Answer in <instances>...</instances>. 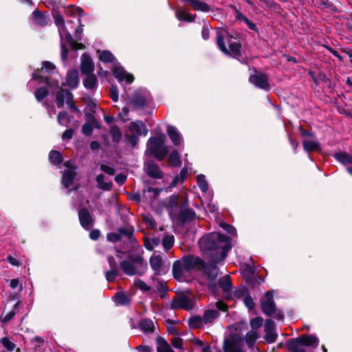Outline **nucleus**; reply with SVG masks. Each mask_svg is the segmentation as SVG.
<instances>
[{
    "mask_svg": "<svg viewBox=\"0 0 352 352\" xmlns=\"http://www.w3.org/2000/svg\"><path fill=\"white\" fill-rule=\"evenodd\" d=\"M124 136L127 143L131 144L133 147H135L138 145L139 142V138L137 135L133 133H126Z\"/></svg>",
    "mask_w": 352,
    "mask_h": 352,
    "instance_id": "nucleus-57",
    "label": "nucleus"
},
{
    "mask_svg": "<svg viewBox=\"0 0 352 352\" xmlns=\"http://www.w3.org/2000/svg\"><path fill=\"white\" fill-rule=\"evenodd\" d=\"M56 72L55 65L50 61H43L41 69L35 70L32 74V79L37 80L40 82H45L50 87H58V80H51L47 74H53Z\"/></svg>",
    "mask_w": 352,
    "mask_h": 352,
    "instance_id": "nucleus-3",
    "label": "nucleus"
},
{
    "mask_svg": "<svg viewBox=\"0 0 352 352\" xmlns=\"http://www.w3.org/2000/svg\"><path fill=\"white\" fill-rule=\"evenodd\" d=\"M48 94V89L45 87H39L34 92L36 99L38 102H41L43 99L47 97Z\"/></svg>",
    "mask_w": 352,
    "mask_h": 352,
    "instance_id": "nucleus-54",
    "label": "nucleus"
},
{
    "mask_svg": "<svg viewBox=\"0 0 352 352\" xmlns=\"http://www.w3.org/2000/svg\"><path fill=\"white\" fill-rule=\"evenodd\" d=\"M230 55L233 54L234 57L239 56L241 54V45L238 42L230 43L229 44Z\"/></svg>",
    "mask_w": 352,
    "mask_h": 352,
    "instance_id": "nucleus-46",
    "label": "nucleus"
},
{
    "mask_svg": "<svg viewBox=\"0 0 352 352\" xmlns=\"http://www.w3.org/2000/svg\"><path fill=\"white\" fill-rule=\"evenodd\" d=\"M0 343L3 345L4 349L9 352L13 351L16 348V344L8 337L1 338L0 339Z\"/></svg>",
    "mask_w": 352,
    "mask_h": 352,
    "instance_id": "nucleus-48",
    "label": "nucleus"
},
{
    "mask_svg": "<svg viewBox=\"0 0 352 352\" xmlns=\"http://www.w3.org/2000/svg\"><path fill=\"white\" fill-rule=\"evenodd\" d=\"M303 148L307 152L318 151L320 148V144L316 141L305 140L302 142Z\"/></svg>",
    "mask_w": 352,
    "mask_h": 352,
    "instance_id": "nucleus-41",
    "label": "nucleus"
},
{
    "mask_svg": "<svg viewBox=\"0 0 352 352\" xmlns=\"http://www.w3.org/2000/svg\"><path fill=\"white\" fill-rule=\"evenodd\" d=\"M156 288L157 292L160 294L161 298H164L166 296L168 287L165 281L157 279Z\"/></svg>",
    "mask_w": 352,
    "mask_h": 352,
    "instance_id": "nucleus-53",
    "label": "nucleus"
},
{
    "mask_svg": "<svg viewBox=\"0 0 352 352\" xmlns=\"http://www.w3.org/2000/svg\"><path fill=\"white\" fill-rule=\"evenodd\" d=\"M119 275V270H109L105 273V278L108 282H113Z\"/></svg>",
    "mask_w": 352,
    "mask_h": 352,
    "instance_id": "nucleus-59",
    "label": "nucleus"
},
{
    "mask_svg": "<svg viewBox=\"0 0 352 352\" xmlns=\"http://www.w3.org/2000/svg\"><path fill=\"white\" fill-rule=\"evenodd\" d=\"M224 35L221 30L217 32V45L219 50L226 55H230L229 50L226 47V43L224 41Z\"/></svg>",
    "mask_w": 352,
    "mask_h": 352,
    "instance_id": "nucleus-35",
    "label": "nucleus"
},
{
    "mask_svg": "<svg viewBox=\"0 0 352 352\" xmlns=\"http://www.w3.org/2000/svg\"><path fill=\"white\" fill-rule=\"evenodd\" d=\"M175 16L179 21L186 22H193L195 20L196 15H192L184 10H177L175 12Z\"/></svg>",
    "mask_w": 352,
    "mask_h": 352,
    "instance_id": "nucleus-37",
    "label": "nucleus"
},
{
    "mask_svg": "<svg viewBox=\"0 0 352 352\" xmlns=\"http://www.w3.org/2000/svg\"><path fill=\"white\" fill-rule=\"evenodd\" d=\"M129 130L131 133H136L138 135L143 136H146L148 131L145 124L142 121L131 122Z\"/></svg>",
    "mask_w": 352,
    "mask_h": 352,
    "instance_id": "nucleus-25",
    "label": "nucleus"
},
{
    "mask_svg": "<svg viewBox=\"0 0 352 352\" xmlns=\"http://www.w3.org/2000/svg\"><path fill=\"white\" fill-rule=\"evenodd\" d=\"M168 163L175 167H177L181 165V160L179 156V153L176 150L173 151L170 154L168 157Z\"/></svg>",
    "mask_w": 352,
    "mask_h": 352,
    "instance_id": "nucleus-50",
    "label": "nucleus"
},
{
    "mask_svg": "<svg viewBox=\"0 0 352 352\" xmlns=\"http://www.w3.org/2000/svg\"><path fill=\"white\" fill-rule=\"evenodd\" d=\"M261 307L264 314L268 316H272L276 320H283V313L277 309L274 300L273 294L267 292L260 300Z\"/></svg>",
    "mask_w": 352,
    "mask_h": 352,
    "instance_id": "nucleus-4",
    "label": "nucleus"
},
{
    "mask_svg": "<svg viewBox=\"0 0 352 352\" xmlns=\"http://www.w3.org/2000/svg\"><path fill=\"white\" fill-rule=\"evenodd\" d=\"M249 69L252 71V73L249 77V82L251 84L259 89L266 91L270 89V85L268 82V76L266 74L258 72L254 67H249Z\"/></svg>",
    "mask_w": 352,
    "mask_h": 352,
    "instance_id": "nucleus-8",
    "label": "nucleus"
},
{
    "mask_svg": "<svg viewBox=\"0 0 352 352\" xmlns=\"http://www.w3.org/2000/svg\"><path fill=\"white\" fill-rule=\"evenodd\" d=\"M188 272L181 259L177 260L173 265V274L175 279L182 280L185 274Z\"/></svg>",
    "mask_w": 352,
    "mask_h": 352,
    "instance_id": "nucleus-21",
    "label": "nucleus"
},
{
    "mask_svg": "<svg viewBox=\"0 0 352 352\" xmlns=\"http://www.w3.org/2000/svg\"><path fill=\"white\" fill-rule=\"evenodd\" d=\"M99 54V59L100 61L103 63H113L115 60V57L113 54L108 50L100 51L98 50L97 52Z\"/></svg>",
    "mask_w": 352,
    "mask_h": 352,
    "instance_id": "nucleus-40",
    "label": "nucleus"
},
{
    "mask_svg": "<svg viewBox=\"0 0 352 352\" xmlns=\"http://www.w3.org/2000/svg\"><path fill=\"white\" fill-rule=\"evenodd\" d=\"M211 26L210 25L204 21H203V27H202V30H201V36L203 38L204 40H208L210 37V31L211 30Z\"/></svg>",
    "mask_w": 352,
    "mask_h": 352,
    "instance_id": "nucleus-58",
    "label": "nucleus"
},
{
    "mask_svg": "<svg viewBox=\"0 0 352 352\" xmlns=\"http://www.w3.org/2000/svg\"><path fill=\"white\" fill-rule=\"evenodd\" d=\"M118 232L120 234L121 239L124 237L128 241L129 248L126 249V251L130 248H134L137 245V241L133 237V230L131 227L120 228L118 230Z\"/></svg>",
    "mask_w": 352,
    "mask_h": 352,
    "instance_id": "nucleus-14",
    "label": "nucleus"
},
{
    "mask_svg": "<svg viewBox=\"0 0 352 352\" xmlns=\"http://www.w3.org/2000/svg\"><path fill=\"white\" fill-rule=\"evenodd\" d=\"M334 158L344 165L352 164V156L346 152H338L333 155Z\"/></svg>",
    "mask_w": 352,
    "mask_h": 352,
    "instance_id": "nucleus-36",
    "label": "nucleus"
},
{
    "mask_svg": "<svg viewBox=\"0 0 352 352\" xmlns=\"http://www.w3.org/2000/svg\"><path fill=\"white\" fill-rule=\"evenodd\" d=\"M73 98V95L69 90L60 89L56 93L55 102L58 108H62L65 104L71 103Z\"/></svg>",
    "mask_w": 352,
    "mask_h": 352,
    "instance_id": "nucleus-11",
    "label": "nucleus"
},
{
    "mask_svg": "<svg viewBox=\"0 0 352 352\" xmlns=\"http://www.w3.org/2000/svg\"><path fill=\"white\" fill-rule=\"evenodd\" d=\"M167 134L174 145H179L182 142V138L176 127L168 125L167 126Z\"/></svg>",
    "mask_w": 352,
    "mask_h": 352,
    "instance_id": "nucleus-29",
    "label": "nucleus"
},
{
    "mask_svg": "<svg viewBox=\"0 0 352 352\" xmlns=\"http://www.w3.org/2000/svg\"><path fill=\"white\" fill-rule=\"evenodd\" d=\"M165 136L151 137L146 144L147 149L159 161L163 160L168 153V148L164 146Z\"/></svg>",
    "mask_w": 352,
    "mask_h": 352,
    "instance_id": "nucleus-6",
    "label": "nucleus"
},
{
    "mask_svg": "<svg viewBox=\"0 0 352 352\" xmlns=\"http://www.w3.org/2000/svg\"><path fill=\"white\" fill-rule=\"evenodd\" d=\"M178 205L177 195H171L169 197L166 207L168 210L169 216L171 219H174L176 216Z\"/></svg>",
    "mask_w": 352,
    "mask_h": 352,
    "instance_id": "nucleus-27",
    "label": "nucleus"
},
{
    "mask_svg": "<svg viewBox=\"0 0 352 352\" xmlns=\"http://www.w3.org/2000/svg\"><path fill=\"white\" fill-rule=\"evenodd\" d=\"M149 262L155 274L160 275L166 273V270L163 268V260L160 255L151 256Z\"/></svg>",
    "mask_w": 352,
    "mask_h": 352,
    "instance_id": "nucleus-20",
    "label": "nucleus"
},
{
    "mask_svg": "<svg viewBox=\"0 0 352 352\" xmlns=\"http://www.w3.org/2000/svg\"><path fill=\"white\" fill-rule=\"evenodd\" d=\"M110 135L113 142H119L122 138V133L117 125H113L110 129Z\"/></svg>",
    "mask_w": 352,
    "mask_h": 352,
    "instance_id": "nucleus-43",
    "label": "nucleus"
},
{
    "mask_svg": "<svg viewBox=\"0 0 352 352\" xmlns=\"http://www.w3.org/2000/svg\"><path fill=\"white\" fill-rule=\"evenodd\" d=\"M228 310V305L222 300H217L214 303L208 305L204 310L203 317L206 325H212L219 317L220 312H226Z\"/></svg>",
    "mask_w": 352,
    "mask_h": 352,
    "instance_id": "nucleus-5",
    "label": "nucleus"
},
{
    "mask_svg": "<svg viewBox=\"0 0 352 352\" xmlns=\"http://www.w3.org/2000/svg\"><path fill=\"white\" fill-rule=\"evenodd\" d=\"M221 261H214V258H211L207 264L204 263V265L201 267L204 270V274L208 276L210 285H212L217 279L219 274V269L217 267V263Z\"/></svg>",
    "mask_w": 352,
    "mask_h": 352,
    "instance_id": "nucleus-10",
    "label": "nucleus"
},
{
    "mask_svg": "<svg viewBox=\"0 0 352 352\" xmlns=\"http://www.w3.org/2000/svg\"><path fill=\"white\" fill-rule=\"evenodd\" d=\"M157 352H175L166 340L160 336L156 338Z\"/></svg>",
    "mask_w": 352,
    "mask_h": 352,
    "instance_id": "nucleus-34",
    "label": "nucleus"
},
{
    "mask_svg": "<svg viewBox=\"0 0 352 352\" xmlns=\"http://www.w3.org/2000/svg\"><path fill=\"white\" fill-rule=\"evenodd\" d=\"M174 243L175 238L173 235L166 234L163 237L162 245L166 252L173 246Z\"/></svg>",
    "mask_w": 352,
    "mask_h": 352,
    "instance_id": "nucleus-44",
    "label": "nucleus"
},
{
    "mask_svg": "<svg viewBox=\"0 0 352 352\" xmlns=\"http://www.w3.org/2000/svg\"><path fill=\"white\" fill-rule=\"evenodd\" d=\"M113 74L119 81L125 80L128 84L131 83L134 80L133 76L126 73L121 67H115L113 70Z\"/></svg>",
    "mask_w": 352,
    "mask_h": 352,
    "instance_id": "nucleus-22",
    "label": "nucleus"
},
{
    "mask_svg": "<svg viewBox=\"0 0 352 352\" xmlns=\"http://www.w3.org/2000/svg\"><path fill=\"white\" fill-rule=\"evenodd\" d=\"M20 304H21V302L18 301L14 305L12 309L3 316V320H2L3 322H8L14 318V316L16 315V314L19 311V307Z\"/></svg>",
    "mask_w": 352,
    "mask_h": 352,
    "instance_id": "nucleus-52",
    "label": "nucleus"
},
{
    "mask_svg": "<svg viewBox=\"0 0 352 352\" xmlns=\"http://www.w3.org/2000/svg\"><path fill=\"white\" fill-rule=\"evenodd\" d=\"M201 250L214 261H223L231 245L229 238L219 232H210L199 241Z\"/></svg>",
    "mask_w": 352,
    "mask_h": 352,
    "instance_id": "nucleus-1",
    "label": "nucleus"
},
{
    "mask_svg": "<svg viewBox=\"0 0 352 352\" xmlns=\"http://www.w3.org/2000/svg\"><path fill=\"white\" fill-rule=\"evenodd\" d=\"M302 346L316 347L319 344L318 338L314 335H303L296 338Z\"/></svg>",
    "mask_w": 352,
    "mask_h": 352,
    "instance_id": "nucleus-24",
    "label": "nucleus"
},
{
    "mask_svg": "<svg viewBox=\"0 0 352 352\" xmlns=\"http://www.w3.org/2000/svg\"><path fill=\"white\" fill-rule=\"evenodd\" d=\"M32 19L35 24L44 27L47 24V17L43 12L36 10L32 12Z\"/></svg>",
    "mask_w": 352,
    "mask_h": 352,
    "instance_id": "nucleus-32",
    "label": "nucleus"
},
{
    "mask_svg": "<svg viewBox=\"0 0 352 352\" xmlns=\"http://www.w3.org/2000/svg\"><path fill=\"white\" fill-rule=\"evenodd\" d=\"M263 318L261 317H256L251 320L250 326L252 330L258 329L263 324Z\"/></svg>",
    "mask_w": 352,
    "mask_h": 352,
    "instance_id": "nucleus-61",
    "label": "nucleus"
},
{
    "mask_svg": "<svg viewBox=\"0 0 352 352\" xmlns=\"http://www.w3.org/2000/svg\"><path fill=\"white\" fill-rule=\"evenodd\" d=\"M170 342L175 348L179 349H182L183 340L177 336H175L174 338H173Z\"/></svg>",
    "mask_w": 352,
    "mask_h": 352,
    "instance_id": "nucleus-63",
    "label": "nucleus"
},
{
    "mask_svg": "<svg viewBox=\"0 0 352 352\" xmlns=\"http://www.w3.org/2000/svg\"><path fill=\"white\" fill-rule=\"evenodd\" d=\"M115 302L120 305H126L129 304L130 299L129 297L123 292H118L115 297Z\"/></svg>",
    "mask_w": 352,
    "mask_h": 352,
    "instance_id": "nucleus-47",
    "label": "nucleus"
},
{
    "mask_svg": "<svg viewBox=\"0 0 352 352\" xmlns=\"http://www.w3.org/2000/svg\"><path fill=\"white\" fill-rule=\"evenodd\" d=\"M85 78L82 80L83 85L87 89L94 91L98 87V78L94 74H85Z\"/></svg>",
    "mask_w": 352,
    "mask_h": 352,
    "instance_id": "nucleus-30",
    "label": "nucleus"
},
{
    "mask_svg": "<svg viewBox=\"0 0 352 352\" xmlns=\"http://www.w3.org/2000/svg\"><path fill=\"white\" fill-rule=\"evenodd\" d=\"M258 338V334L254 330L248 331L245 336V340L248 346L251 348L254 346Z\"/></svg>",
    "mask_w": 352,
    "mask_h": 352,
    "instance_id": "nucleus-45",
    "label": "nucleus"
},
{
    "mask_svg": "<svg viewBox=\"0 0 352 352\" xmlns=\"http://www.w3.org/2000/svg\"><path fill=\"white\" fill-rule=\"evenodd\" d=\"M110 97L113 102L118 100L119 91L116 85H111L110 88Z\"/></svg>",
    "mask_w": 352,
    "mask_h": 352,
    "instance_id": "nucleus-62",
    "label": "nucleus"
},
{
    "mask_svg": "<svg viewBox=\"0 0 352 352\" xmlns=\"http://www.w3.org/2000/svg\"><path fill=\"white\" fill-rule=\"evenodd\" d=\"M134 285L143 292H148L151 289V287L140 279H135Z\"/></svg>",
    "mask_w": 352,
    "mask_h": 352,
    "instance_id": "nucleus-60",
    "label": "nucleus"
},
{
    "mask_svg": "<svg viewBox=\"0 0 352 352\" xmlns=\"http://www.w3.org/2000/svg\"><path fill=\"white\" fill-rule=\"evenodd\" d=\"M182 1L197 12H208L211 10L210 6L201 0H182Z\"/></svg>",
    "mask_w": 352,
    "mask_h": 352,
    "instance_id": "nucleus-17",
    "label": "nucleus"
},
{
    "mask_svg": "<svg viewBox=\"0 0 352 352\" xmlns=\"http://www.w3.org/2000/svg\"><path fill=\"white\" fill-rule=\"evenodd\" d=\"M181 260L188 272L195 268L201 269L204 265V261L201 258L192 255L184 256Z\"/></svg>",
    "mask_w": 352,
    "mask_h": 352,
    "instance_id": "nucleus-12",
    "label": "nucleus"
},
{
    "mask_svg": "<svg viewBox=\"0 0 352 352\" xmlns=\"http://www.w3.org/2000/svg\"><path fill=\"white\" fill-rule=\"evenodd\" d=\"M265 340L267 343H273L277 338L275 332V323L273 320L267 319L265 322Z\"/></svg>",
    "mask_w": 352,
    "mask_h": 352,
    "instance_id": "nucleus-13",
    "label": "nucleus"
},
{
    "mask_svg": "<svg viewBox=\"0 0 352 352\" xmlns=\"http://www.w3.org/2000/svg\"><path fill=\"white\" fill-rule=\"evenodd\" d=\"M78 218L80 225L85 229H89L94 224V219H92L88 209L85 208L79 210Z\"/></svg>",
    "mask_w": 352,
    "mask_h": 352,
    "instance_id": "nucleus-16",
    "label": "nucleus"
},
{
    "mask_svg": "<svg viewBox=\"0 0 352 352\" xmlns=\"http://www.w3.org/2000/svg\"><path fill=\"white\" fill-rule=\"evenodd\" d=\"M223 351L224 352H244L241 349V342L234 338L225 340Z\"/></svg>",
    "mask_w": 352,
    "mask_h": 352,
    "instance_id": "nucleus-23",
    "label": "nucleus"
},
{
    "mask_svg": "<svg viewBox=\"0 0 352 352\" xmlns=\"http://www.w3.org/2000/svg\"><path fill=\"white\" fill-rule=\"evenodd\" d=\"M145 171L150 177L154 179H162L164 175L160 166L153 162H149L145 164Z\"/></svg>",
    "mask_w": 352,
    "mask_h": 352,
    "instance_id": "nucleus-18",
    "label": "nucleus"
},
{
    "mask_svg": "<svg viewBox=\"0 0 352 352\" xmlns=\"http://www.w3.org/2000/svg\"><path fill=\"white\" fill-rule=\"evenodd\" d=\"M120 267L123 272L128 276L144 274L148 268L147 262L142 256L130 254L120 263Z\"/></svg>",
    "mask_w": 352,
    "mask_h": 352,
    "instance_id": "nucleus-2",
    "label": "nucleus"
},
{
    "mask_svg": "<svg viewBox=\"0 0 352 352\" xmlns=\"http://www.w3.org/2000/svg\"><path fill=\"white\" fill-rule=\"evenodd\" d=\"M160 242V239L157 237L153 238L152 239H144V246L148 250H153L155 246H157Z\"/></svg>",
    "mask_w": 352,
    "mask_h": 352,
    "instance_id": "nucleus-56",
    "label": "nucleus"
},
{
    "mask_svg": "<svg viewBox=\"0 0 352 352\" xmlns=\"http://www.w3.org/2000/svg\"><path fill=\"white\" fill-rule=\"evenodd\" d=\"M151 100L149 91L145 89L136 90L131 99V104L134 109L144 108Z\"/></svg>",
    "mask_w": 352,
    "mask_h": 352,
    "instance_id": "nucleus-9",
    "label": "nucleus"
},
{
    "mask_svg": "<svg viewBox=\"0 0 352 352\" xmlns=\"http://www.w3.org/2000/svg\"><path fill=\"white\" fill-rule=\"evenodd\" d=\"M49 160L52 164L58 166L63 162V158L59 151L52 150L49 153Z\"/></svg>",
    "mask_w": 352,
    "mask_h": 352,
    "instance_id": "nucleus-39",
    "label": "nucleus"
},
{
    "mask_svg": "<svg viewBox=\"0 0 352 352\" xmlns=\"http://www.w3.org/2000/svg\"><path fill=\"white\" fill-rule=\"evenodd\" d=\"M195 305V298L193 295L181 294L173 298L170 307L173 309H182L186 311L192 310Z\"/></svg>",
    "mask_w": 352,
    "mask_h": 352,
    "instance_id": "nucleus-7",
    "label": "nucleus"
},
{
    "mask_svg": "<svg viewBox=\"0 0 352 352\" xmlns=\"http://www.w3.org/2000/svg\"><path fill=\"white\" fill-rule=\"evenodd\" d=\"M219 287L225 292H230L232 289V283L229 275L224 276L219 279Z\"/></svg>",
    "mask_w": 352,
    "mask_h": 352,
    "instance_id": "nucleus-38",
    "label": "nucleus"
},
{
    "mask_svg": "<svg viewBox=\"0 0 352 352\" xmlns=\"http://www.w3.org/2000/svg\"><path fill=\"white\" fill-rule=\"evenodd\" d=\"M67 82L69 87L76 88L79 84L78 72L76 69L70 70L67 74Z\"/></svg>",
    "mask_w": 352,
    "mask_h": 352,
    "instance_id": "nucleus-31",
    "label": "nucleus"
},
{
    "mask_svg": "<svg viewBox=\"0 0 352 352\" xmlns=\"http://www.w3.org/2000/svg\"><path fill=\"white\" fill-rule=\"evenodd\" d=\"M138 326L140 329L146 334L153 333L155 329L153 321L148 318H143L140 320Z\"/></svg>",
    "mask_w": 352,
    "mask_h": 352,
    "instance_id": "nucleus-28",
    "label": "nucleus"
},
{
    "mask_svg": "<svg viewBox=\"0 0 352 352\" xmlns=\"http://www.w3.org/2000/svg\"><path fill=\"white\" fill-rule=\"evenodd\" d=\"M197 182L198 186L201 191L206 192L208 190V182L206 180L205 176L204 175H197Z\"/></svg>",
    "mask_w": 352,
    "mask_h": 352,
    "instance_id": "nucleus-55",
    "label": "nucleus"
},
{
    "mask_svg": "<svg viewBox=\"0 0 352 352\" xmlns=\"http://www.w3.org/2000/svg\"><path fill=\"white\" fill-rule=\"evenodd\" d=\"M188 324L191 329H200L206 325L203 316L195 315L188 319Z\"/></svg>",
    "mask_w": 352,
    "mask_h": 352,
    "instance_id": "nucleus-33",
    "label": "nucleus"
},
{
    "mask_svg": "<svg viewBox=\"0 0 352 352\" xmlns=\"http://www.w3.org/2000/svg\"><path fill=\"white\" fill-rule=\"evenodd\" d=\"M288 348L290 352H305L302 345L296 339H292L288 342Z\"/></svg>",
    "mask_w": 352,
    "mask_h": 352,
    "instance_id": "nucleus-42",
    "label": "nucleus"
},
{
    "mask_svg": "<svg viewBox=\"0 0 352 352\" xmlns=\"http://www.w3.org/2000/svg\"><path fill=\"white\" fill-rule=\"evenodd\" d=\"M187 203L184 204L180 206V210L178 214V220L181 223H184L187 221H191L195 216V211L189 208H185Z\"/></svg>",
    "mask_w": 352,
    "mask_h": 352,
    "instance_id": "nucleus-19",
    "label": "nucleus"
},
{
    "mask_svg": "<svg viewBox=\"0 0 352 352\" xmlns=\"http://www.w3.org/2000/svg\"><path fill=\"white\" fill-rule=\"evenodd\" d=\"M96 182L98 184V187L99 188H101L102 190H108L111 188L112 184L110 183H105L104 182V176L102 174L98 175L96 178Z\"/></svg>",
    "mask_w": 352,
    "mask_h": 352,
    "instance_id": "nucleus-51",
    "label": "nucleus"
},
{
    "mask_svg": "<svg viewBox=\"0 0 352 352\" xmlns=\"http://www.w3.org/2000/svg\"><path fill=\"white\" fill-rule=\"evenodd\" d=\"M70 117L65 111L58 113L57 116V121L60 125L67 126L68 123L70 122Z\"/></svg>",
    "mask_w": 352,
    "mask_h": 352,
    "instance_id": "nucleus-49",
    "label": "nucleus"
},
{
    "mask_svg": "<svg viewBox=\"0 0 352 352\" xmlns=\"http://www.w3.org/2000/svg\"><path fill=\"white\" fill-rule=\"evenodd\" d=\"M76 176V172L74 169H69L65 170L62 177L61 183L63 186L69 189L74 183V180Z\"/></svg>",
    "mask_w": 352,
    "mask_h": 352,
    "instance_id": "nucleus-26",
    "label": "nucleus"
},
{
    "mask_svg": "<svg viewBox=\"0 0 352 352\" xmlns=\"http://www.w3.org/2000/svg\"><path fill=\"white\" fill-rule=\"evenodd\" d=\"M94 124L92 123H85L82 127V132L85 135H90L93 132V125Z\"/></svg>",
    "mask_w": 352,
    "mask_h": 352,
    "instance_id": "nucleus-64",
    "label": "nucleus"
},
{
    "mask_svg": "<svg viewBox=\"0 0 352 352\" xmlns=\"http://www.w3.org/2000/svg\"><path fill=\"white\" fill-rule=\"evenodd\" d=\"M80 71L84 75L92 74L94 71V64L91 58L87 54L81 56Z\"/></svg>",
    "mask_w": 352,
    "mask_h": 352,
    "instance_id": "nucleus-15",
    "label": "nucleus"
}]
</instances>
